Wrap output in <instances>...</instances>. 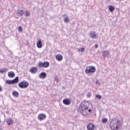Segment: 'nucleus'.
I'll list each match as a JSON object with an SVG mask.
<instances>
[{
  "instance_id": "f257e3e1",
  "label": "nucleus",
  "mask_w": 130,
  "mask_h": 130,
  "mask_svg": "<svg viewBox=\"0 0 130 130\" xmlns=\"http://www.w3.org/2000/svg\"><path fill=\"white\" fill-rule=\"evenodd\" d=\"M88 105H89V103H81L80 105V112L84 116L88 114V109L89 108Z\"/></svg>"
},
{
  "instance_id": "f03ea898",
  "label": "nucleus",
  "mask_w": 130,
  "mask_h": 130,
  "mask_svg": "<svg viewBox=\"0 0 130 130\" xmlns=\"http://www.w3.org/2000/svg\"><path fill=\"white\" fill-rule=\"evenodd\" d=\"M96 72V68L94 66H89L85 69L86 74H93Z\"/></svg>"
},
{
  "instance_id": "7ed1b4c3",
  "label": "nucleus",
  "mask_w": 130,
  "mask_h": 130,
  "mask_svg": "<svg viewBox=\"0 0 130 130\" xmlns=\"http://www.w3.org/2000/svg\"><path fill=\"white\" fill-rule=\"evenodd\" d=\"M28 86H29V83L25 81H23L18 84V87L21 89H26L28 88Z\"/></svg>"
},
{
  "instance_id": "20e7f679",
  "label": "nucleus",
  "mask_w": 130,
  "mask_h": 130,
  "mask_svg": "<svg viewBox=\"0 0 130 130\" xmlns=\"http://www.w3.org/2000/svg\"><path fill=\"white\" fill-rule=\"evenodd\" d=\"M49 62L48 61H44V62H39V63H38V66L39 67V68H48V67H49Z\"/></svg>"
},
{
  "instance_id": "39448f33",
  "label": "nucleus",
  "mask_w": 130,
  "mask_h": 130,
  "mask_svg": "<svg viewBox=\"0 0 130 130\" xmlns=\"http://www.w3.org/2000/svg\"><path fill=\"white\" fill-rule=\"evenodd\" d=\"M19 82V77H16L14 80H7L6 83L8 84V85H11L13 84H16Z\"/></svg>"
},
{
  "instance_id": "423d86ee",
  "label": "nucleus",
  "mask_w": 130,
  "mask_h": 130,
  "mask_svg": "<svg viewBox=\"0 0 130 130\" xmlns=\"http://www.w3.org/2000/svg\"><path fill=\"white\" fill-rule=\"evenodd\" d=\"M110 128L111 129L116 130L118 128V125L117 124H115V122L114 121H112L110 124Z\"/></svg>"
},
{
  "instance_id": "0eeeda50",
  "label": "nucleus",
  "mask_w": 130,
  "mask_h": 130,
  "mask_svg": "<svg viewBox=\"0 0 130 130\" xmlns=\"http://www.w3.org/2000/svg\"><path fill=\"white\" fill-rule=\"evenodd\" d=\"M88 130H94L95 129V125L92 123H89L86 126Z\"/></svg>"
},
{
  "instance_id": "6e6552de",
  "label": "nucleus",
  "mask_w": 130,
  "mask_h": 130,
  "mask_svg": "<svg viewBox=\"0 0 130 130\" xmlns=\"http://www.w3.org/2000/svg\"><path fill=\"white\" fill-rule=\"evenodd\" d=\"M38 118L40 120H43L46 118V115L44 114H40L38 116Z\"/></svg>"
},
{
  "instance_id": "1a4fd4ad",
  "label": "nucleus",
  "mask_w": 130,
  "mask_h": 130,
  "mask_svg": "<svg viewBox=\"0 0 130 130\" xmlns=\"http://www.w3.org/2000/svg\"><path fill=\"white\" fill-rule=\"evenodd\" d=\"M29 72L31 73V74H36V73H37V72H38V69H37V68L36 67H34L32 68L30 70Z\"/></svg>"
},
{
  "instance_id": "9d476101",
  "label": "nucleus",
  "mask_w": 130,
  "mask_h": 130,
  "mask_svg": "<svg viewBox=\"0 0 130 130\" xmlns=\"http://www.w3.org/2000/svg\"><path fill=\"white\" fill-rule=\"evenodd\" d=\"M37 46L38 48H41L42 47V41H41V39H39L37 42Z\"/></svg>"
},
{
  "instance_id": "9b49d317",
  "label": "nucleus",
  "mask_w": 130,
  "mask_h": 130,
  "mask_svg": "<svg viewBox=\"0 0 130 130\" xmlns=\"http://www.w3.org/2000/svg\"><path fill=\"white\" fill-rule=\"evenodd\" d=\"M46 73L42 72L40 74L39 78H40V79H45L46 78Z\"/></svg>"
},
{
  "instance_id": "f8f14e48",
  "label": "nucleus",
  "mask_w": 130,
  "mask_h": 130,
  "mask_svg": "<svg viewBox=\"0 0 130 130\" xmlns=\"http://www.w3.org/2000/svg\"><path fill=\"white\" fill-rule=\"evenodd\" d=\"M63 103L65 105H70L71 104V100L70 99H64L63 100Z\"/></svg>"
},
{
  "instance_id": "ddd939ff",
  "label": "nucleus",
  "mask_w": 130,
  "mask_h": 130,
  "mask_svg": "<svg viewBox=\"0 0 130 130\" xmlns=\"http://www.w3.org/2000/svg\"><path fill=\"white\" fill-rule=\"evenodd\" d=\"M62 55H61V54H59L56 56V59H57V60H58V61L62 60Z\"/></svg>"
},
{
  "instance_id": "4468645a",
  "label": "nucleus",
  "mask_w": 130,
  "mask_h": 130,
  "mask_svg": "<svg viewBox=\"0 0 130 130\" xmlns=\"http://www.w3.org/2000/svg\"><path fill=\"white\" fill-rule=\"evenodd\" d=\"M90 37L91 38H96V32L95 31H90Z\"/></svg>"
},
{
  "instance_id": "2eb2a0df",
  "label": "nucleus",
  "mask_w": 130,
  "mask_h": 130,
  "mask_svg": "<svg viewBox=\"0 0 130 130\" xmlns=\"http://www.w3.org/2000/svg\"><path fill=\"white\" fill-rule=\"evenodd\" d=\"M8 77H9V78H14V77H15V73L13 71L9 72Z\"/></svg>"
},
{
  "instance_id": "dca6fc26",
  "label": "nucleus",
  "mask_w": 130,
  "mask_h": 130,
  "mask_svg": "<svg viewBox=\"0 0 130 130\" xmlns=\"http://www.w3.org/2000/svg\"><path fill=\"white\" fill-rule=\"evenodd\" d=\"M7 122L8 124V125H10L11 124H13L14 123V121L12 120L11 118H9L7 120Z\"/></svg>"
},
{
  "instance_id": "f3484780",
  "label": "nucleus",
  "mask_w": 130,
  "mask_h": 130,
  "mask_svg": "<svg viewBox=\"0 0 130 130\" xmlns=\"http://www.w3.org/2000/svg\"><path fill=\"white\" fill-rule=\"evenodd\" d=\"M108 8L110 12H114V10H115V7L111 5L109 6Z\"/></svg>"
},
{
  "instance_id": "a211bd4d",
  "label": "nucleus",
  "mask_w": 130,
  "mask_h": 130,
  "mask_svg": "<svg viewBox=\"0 0 130 130\" xmlns=\"http://www.w3.org/2000/svg\"><path fill=\"white\" fill-rule=\"evenodd\" d=\"M12 94L14 97H15L16 98L19 97V92H18V91H14L12 93Z\"/></svg>"
},
{
  "instance_id": "6ab92c4d",
  "label": "nucleus",
  "mask_w": 130,
  "mask_h": 130,
  "mask_svg": "<svg viewBox=\"0 0 130 130\" xmlns=\"http://www.w3.org/2000/svg\"><path fill=\"white\" fill-rule=\"evenodd\" d=\"M109 54V52H108V51H105L103 52V56H104V57H107Z\"/></svg>"
},
{
  "instance_id": "aec40b11",
  "label": "nucleus",
  "mask_w": 130,
  "mask_h": 130,
  "mask_svg": "<svg viewBox=\"0 0 130 130\" xmlns=\"http://www.w3.org/2000/svg\"><path fill=\"white\" fill-rule=\"evenodd\" d=\"M24 10H19L18 15V16H23V15H24Z\"/></svg>"
},
{
  "instance_id": "412c9836",
  "label": "nucleus",
  "mask_w": 130,
  "mask_h": 130,
  "mask_svg": "<svg viewBox=\"0 0 130 130\" xmlns=\"http://www.w3.org/2000/svg\"><path fill=\"white\" fill-rule=\"evenodd\" d=\"M7 71H8V69H7L6 68L1 69V70H0V73L4 74V73L7 72Z\"/></svg>"
},
{
  "instance_id": "4be33fe9",
  "label": "nucleus",
  "mask_w": 130,
  "mask_h": 130,
  "mask_svg": "<svg viewBox=\"0 0 130 130\" xmlns=\"http://www.w3.org/2000/svg\"><path fill=\"white\" fill-rule=\"evenodd\" d=\"M107 118H103L102 120V123H106V122H107Z\"/></svg>"
},
{
  "instance_id": "5701e85b",
  "label": "nucleus",
  "mask_w": 130,
  "mask_h": 130,
  "mask_svg": "<svg viewBox=\"0 0 130 130\" xmlns=\"http://www.w3.org/2000/svg\"><path fill=\"white\" fill-rule=\"evenodd\" d=\"M64 23H69L70 22V19H69V18H68V17H66L64 19Z\"/></svg>"
},
{
  "instance_id": "b1692460",
  "label": "nucleus",
  "mask_w": 130,
  "mask_h": 130,
  "mask_svg": "<svg viewBox=\"0 0 130 130\" xmlns=\"http://www.w3.org/2000/svg\"><path fill=\"white\" fill-rule=\"evenodd\" d=\"M18 31L19 32H20V33H22V32H23V28H22V26H19L18 27Z\"/></svg>"
},
{
  "instance_id": "393cba45",
  "label": "nucleus",
  "mask_w": 130,
  "mask_h": 130,
  "mask_svg": "<svg viewBox=\"0 0 130 130\" xmlns=\"http://www.w3.org/2000/svg\"><path fill=\"white\" fill-rule=\"evenodd\" d=\"M29 16H30V12L26 11L25 12V16L26 17H29Z\"/></svg>"
},
{
  "instance_id": "a878e982",
  "label": "nucleus",
  "mask_w": 130,
  "mask_h": 130,
  "mask_svg": "<svg viewBox=\"0 0 130 130\" xmlns=\"http://www.w3.org/2000/svg\"><path fill=\"white\" fill-rule=\"evenodd\" d=\"M95 98H96V99H101V98H102V96H101V95H100L96 94L95 95Z\"/></svg>"
},
{
  "instance_id": "bb28decb",
  "label": "nucleus",
  "mask_w": 130,
  "mask_h": 130,
  "mask_svg": "<svg viewBox=\"0 0 130 130\" xmlns=\"http://www.w3.org/2000/svg\"><path fill=\"white\" fill-rule=\"evenodd\" d=\"M95 84L96 85H99V86H100V84H101L100 81H99V80H96L95 82Z\"/></svg>"
},
{
  "instance_id": "cd10ccee",
  "label": "nucleus",
  "mask_w": 130,
  "mask_h": 130,
  "mask_svg": "<svg viewBox=\"0 0 130 130\" xmlns=\"http://www.w3.org/2000/svg\"><path fill=\"white\" fill-rule=\"evenodd\" d=\"M79 51H81V52L85 51V48L82 47L81 49H79Z\"/></svg>"
},
{
  "instance_id": "c85d7f7f",
  "label": "nucleus",
  "mask_w": 130,
  "mask_h": 130,
  "mask_svg": "<svg viewBox=\"0 0 130 130\" xmlns=\"http://www.w3.org/2000/svg\"><path fill=\"white\" fill-rule=\"evenodd\" d=\"M116 122H117V125H119L120 123V120H117V121H116Z\"/></svg>"
},
{
  "instance_id": "c756f323",
  "label": "nucleus",
  "mask_w": 130,
  "mask_h": 130,
  "mask_svg": "<svg viewBox=\"0 0 130 130\" xmlns=\"http://www.w3.org/2000/svg\"><path fill=\"white\" fill-rule=\"evenodd\" d=\"M88 98H90L91 97V92H88L87 95Z\"/></svg>"
},
{
  "instance_id": "7c9ffc66",
  "label": "nucleus",
  "mask_w": 130,
  "mask_h": 130,
  "mask_svg": "<svg viewBox=\"0 0 130 130\" xmlns=\"http://www.w3.org/2000/svg\"><path fill=\"white\" fill-rule=\"evenodd\" d=\"M88 111V112H91L92 111V110H91V109H88L87 110V112Z\"/></svg>"
},
{
  "instance_id": "2f4dec72",
  "label": "nucleus",
  "mask_w": 130,
  "mask_h": 130,
  "mask_svg": "<svg viewBox=\"0 0 130 130\" xmlns=\"http://www.w3.org/2000/svg\"><path fill=\"white\" fill-rule=\"evenodd\" d=\"M3 91V88H2V86H0V92H2Z\"/></svg>"
},
{
  "instance_id": "473e14b6",
  "label": "nucleus",
  "mask_w": 130,
  "mask_h": 130,
  "mask_svg": "<svg viewBox=\"0 0 130 130\" xmlns=\"http://www.w3.org/2000/svg\"><path fill=\"white\" fill-rule=\"evenodd\" d=\"M95 48H98V45L95 44Z\"/></svg>"
},
{
  "instance_id": "72a5a7b5",
  "label": "nucleus",
  "mask_w": 130,
  "mask_h": 130,
  "mask_svg": "<svg viewBox=\"0 0 130 130\" xmlns=\"http://www.w3.org/2000/svg\"><path fill=\"white\" fill-rule=\"evenodd\" d=\"M66 16H67V15L63 14V15H62V17H66Z\"/></svg>"
},
{
  "instance_id": "f704fd0d",
  "label": "nucleus",
  "mask_w": 130,
  "mask_h": 130,
  "mask_svg": "<svg viewBox=\"0 0 130 130\" xmlns=\"http://www.w3.org/2000/svg\"><path fill=\"white\" fill-rule=\"evenodd\" d=\"M57 82H58V79H55Z\"/></svg>"
}]
</instances>
